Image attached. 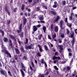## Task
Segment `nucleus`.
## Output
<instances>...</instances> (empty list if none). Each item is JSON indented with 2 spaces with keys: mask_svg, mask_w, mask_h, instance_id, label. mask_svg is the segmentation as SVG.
<instances>
[{
  "mask_svg": "<svg viewBox=\"0 0 77 77\" xmlns=\"http://www.w3.org/2000/svg\"><path fill=\"white\" fill-rule=\"evenodd\" d=\"M31 64L32 65V66H30V69L31 71V72H29V74H30L31 75H32V74H33V72H34L35 71H36V69H34V64H33V63L32 62Z\"/></svg>",
  "mask_w": 77,
  "mask_h": 77,
  "instance_id": "nucleus-1",
  "label": "nucleus"
},
{
  "mask_svg": "<svg viewBox=\"0 0 77 77\" xmlns=\"http://www.w3.org/2000/svg\"><path fill=\"white\" fill-rule=\"evenodd\" d=\"M74 32H72V33L71 34V35H70V38H72L73 40L72 42V45H74V42H75V39L74 38Z\"/></svg>",
  "mask_w": 77,
  "mask_h": 77,
  "instance_id": "nucleus-2",
  "label": "nucleus"
},
{
  "mask_svg": "<svg viewBox=\"0 0 77 77\" xmlns=\"http://www.w3.org/2000/svg\"><path fill=\"white\" fill-rule=\"evenodd\" d=\"M2 52L5 53L6 54L9 56L10 57H11V54H10V53L8 52V51H7V50H6L5 48L3 49V50H2Z\"/></svg>",
  "mask_w": 77,
  "mask_h": 77,
  "instance_id": "nucleus-3",
  "label": "nucleus"
},
{
  "mask_svg": "<svg viewBox=\"0 0 77 77\" xmlns=\"http://www.w3.org/2000/svg\"><path fill=\"white\" fill-rule=\"evenodd\" d=\"M26 49H27V50H28V49H33V48H34V47H33V45H32V44H31L29 46H26Z\"/></svg>",
  "mask_w": 77,
  "mask_h": 77,
  "instance_id": "nucleus-4",
  "label": "nucleus"
},
{
  "mask_svg": "<svg viewBox=\"0 0 77 77\" xmlns=\"http://www.w3.org/2000/svg\"><path fill=\"white\" fill-rule=\"evenodd\" d=\"M0 71L2 74L4 75L5 76V77H6L7 74L6 73V71L4 70H1Z\"/></svg>",
  "mask_w": 77,
  "mask_h": 77,
  "instance_id": "nucleus-5",
  "label": "nucleus"
},
{
  "mask_svg": "<svg viewBox=\"0 0 77 77\" xmlns=\"http://www.w3.org/2000/svg\"><path fill=\"white\" fill-rule=\"evenodd\" d=\"M9 46H8V48L9 50H11L12 48V41H11V40H9Z\"/></svg>",
  "mask_w": 77,
  "mask_h": 77,
  "instance_id": "nucleus-6",
  "label": "nucleus"
},
{
  "mask_svg": "<svg viewBox=\"0 0 77 77\" xmlns=\"http://www.w3.org/2000/svg\"><path fill=\"white\" fill-rule=\"evenodd\" d=\"M53 60H55V59H58V60H60L61 59V58H60V57H56L55 56H54L52 58Z\"/></svg>",
  "mask_w": 77,
  "mask_h": 77,
  "instance_id": "nucleus-7",
  "label": "nucleus"
},
{
  "mask_svg": "<svg viewBox=\"0 0 77 77\" xmlns=\"http://www.w3.org/2000/svg\"><path fill=\"white\" fill-rule=\"evenodd\" d=\"M5 10L7 13H8L9 15H10V12H9V10H8V7L5 6Z\"/></svg>",
  "mask_w": 77,
  "mask_h": 77,
  "instance_id": "nucleus-8",
  "label": "nucleus"
},
{
  "mask_svg": "<svg viewBox=\"0 0 77 77\" xmlns=\"http://www.w3.org/2000/svg\"><path fill=\"white\" fill-rule=\"evenodd\" d=\"M54 5H53V7L54 8H56L58 6V4L57 3V2L55 1L54 2Z\"/></svg>",
  "mask_w": 77,
  "mask_h": 77,
  "instance_id": "nucleus-9",
  "label": "nucleus"
},
{
  "mask_svg": "<svg viewBox=\"0 0 77 77\" xmlns=\"http://www.w3.org/2000/svg\"><path fill=\"white\" fill-rule=\"evenodd\" d=\"M51 34L53 39H54L55 38H56V34L55 33H51Z\"/></svg>",
  "mask_w": 77,
  "mask_h": 77,
  "instance_id": "nucleus-10",
  "label": "nucleus"
},
{
  "mask_svg": "<svg viewBox=\"0 0 77 77\" xmlns=\"http://www.w3.org/2000/svg\"><path fill=\"white\" fill-rule=\"evenodd\" d=\"M59 19H60V17L58 16H57V18L54 20V23H56V22H57V21H58V20H59Z\"/></svg>",
  "mask_w": 77,
  "mask_h": 77,
  "instance_id": "nucleus-11",
  "label": "nucleus"
},
{
  "mask_svg": "<svg viewBox=\"0 0 77 77\" xmlns=\"http://www.w3.org/2000/svg\"><path fill=\"white\" fill-rule=\"evenodd\" d=\"M38 46L39 48V50L40 51V52H42V46L39 45H38Z\"/></svg>",
  "mask_w": 77,
  "mask_h": 77,
  "instance_id": "nucleus-12",
  "label": "nucleus"
},
{
  "mask_svg": "<svg viewBox=\"0 0 77 77\" xmlns=\"http://www.w3.org/2000/svg\"><path fill=\"white\" fill-rule=\"evenodd\" d=\"M21 65L22 66V69H23V70L24 71H26V70L25 69H26V67H25V66H24V64L21 63Z\"/></svg>",
  "mask_w": 77,
  "mask_h": 77,
  "instance_id": "nucleus-13",
  "label": "nucleus"
},
{
  "mask_svg": "<svg viewBox=\"0 0 77 77\" xmlns=\"http://www.w3.org/2000/svg\"><path fill=\"white\" fill-rule=\"evenodd\" d=\"M54 31L55 32H58V26H56L54 28Z\"/></svg>",
  "mask_w": 77,
  "mask_h": 77,
  "instance_id": "nucleus-14",
  "label": "nucleus"
},
{
  "mask_svg": "<svg viewBox=\"0 0 77 77\" xmlns=\"http://www.w3.org/2000/svg\"><path fill=\"white\" fill-rule=\"evenodd\" d=\"M20 72L21 73V74L22 77H24V76H25V74H24V72L23 71V70L22 69L20 70Z\"/></svg>",
  "mask_w": 77,
  "mask_h": 77,
  "instance_id": "nucleus-15",
  "label": "nucleus"
},
{
  "mask_svg": "<svg viewBox=\"0 0 77 77\" xmlns=\"http://www.w3.org/2000/svg\"><path fill=\"white\" fill-rule=\"evenodd\" d=\"M63 20H61L60 22V27H62L63 25Z\"/></svg>",
  "mask_w": 77,
  "mask_h": 77,
  "instance_id": "nucleus-16",
  "label": "nucleus"
},
{
  "mask_svg": "<svg viewBox=\"0 0 77 77\" xmlns=\"http://www.w3.org/2000/svg\"><path fill=\"white\" fill-rule=\"evenodd\" d=\"M37 27L36 26H33V31H34V32H36V31L37 30Z\"/></svg>",
  "mask_w": 77,
  "mask_h": 77,
  "instance_id": "nucleus-17",
  "label": "nucleus"
},
{
  "mask_svg": "<svg viewBox=\"0 0 77 77\" xmlns=\"http://www.w3.org/2000/svg\"><path fill=\"white\" fill-rule=\"evenodd\" d=\"M23 25H25L27 21V19L26 18H24L23 20Z\"/></svg>",
  "mask_w": 77,
  "mask_h": 77,
  "instance_id": "nucleus-18",
  "label": "nucleus"
},
{
  "mask_svg": "<svg viewBox=\"0 0 77 77\" xmlns=\"http://www.w3.org/2000/svg\"><path fill=\"white\" fill-rule=\"evenodd\" d=\"M58 47H59L60 50H63V46L62 45H59L58 46Z\"/></svg>",
  "mask_w": 77,
  "mask_h": 77,
  "instance_id": "nucleus-19",
  "label": "nucleus"
},
{
  "mask_svg": "<svg viewBox=\"0 0 77 77\" xmlns=\"http://www.w3.org/2000/svg\"><path fill=\"white\" fill-rule=\"evenodd\" d=\"M15 50L16 53H17V54H18V53H19L20 52L19 51V50H18V49L17 48H15Z\"/></svg>",
  "mask_w": 77,
  "mask_h": 77,
  "instance_id": "nucleus-20",
  "label": "nucleus"
},
{
  "mask_svg": "<svg viewBox=\"0 0 77 77\" xmlns=\"http://www.w3.org/2000/svg\"><path fill=\"white\" fill-rule=\"evenodd\" d=\"M20 49L21 51H23V52H24V53L26 52V51L24 50V48H23V47H21Z\"/></svg>",
  "mask_w": 77,
  "mask_h": 77,
  "instance_id": "nucleus-21",
  "label": "nucleus"
},
{
  "mask_svg": "<svg viewBox=\"0 0 77 77\" xmlns=\"http://www.w3.org/2000/svg\"><path fill=\"white\" fill-rule=\"evenodd\" d=\"M50 12L51 13V14H53V15H56V12H54V11H50Z\"/></svg>",
  "mask_w": 77,
  "mask_h": 77,
  "instance_id": "nucleus-22",
  "label": "nucleus"
},
{
  "mask_svg": "<svg viewBox=\"0 0 77 77\" xmlns=\"http://www.w3.org/2000/svg\"><path fill=\"white\" fill-rule=\"evenodd\" d=\"M22 24H21L20 27H19V30H20V32H21V29H22Z\"/></svg>",
  "mask_w": 77,
  "mask_h": 77,
  "instance_id": "nucleus-23",
  "label": "nucleus"
},
{
  "mask_svg": "<svg viewBox=\"0 0 77 77\" xmlns=\"http://www.w3.org/2000/svg\"><path fill=\"white\" fill-rule=\"evenodd\" d=\"M44 48L46 51H48V47L46 45L44 46Z\"/></svg>",
  "mask_w": 77,
  "mask_h": 77,
  "instance_id": "nucleus-24",
  "label": "nucleus"
},
{
  "mask_svg": "<svg viewBox=\"0 0 77 77\" xmlns=\"http://www.w3.org/2000/svg\"><path fill=\"white\" fill-rule=\"evenodd\" d=\"M41 63H43V64H45V62L44 61V59H42L41 60Z\"/></svg>",
  "mask_w": 77,
  "mask_h": 77,
  "instance_id": "nucleus-25",
  "label": "nucleus"
},
{
  "mask_svg": "<svg viewBox=\"0 0 77 77\" xmlns=\"http://www.w3.org/2000/svg\"><path fill=\"white\" fill-rule=\"evenodd\" d=\"M65 4H66V2H65V1H64L62 2V5H65Z\"/></svg>",
  "mask_w": 77,
  "mask_h": 77,
  "instance_id": "nucleus-26",
  "label": "nucleus"
},
{
  "mask_svg": "<svg viewBox=\"0 0 77 77\" xmlns=\"http://www.w3.org/2000/svg\"><path fill=\"white\" fill-rule=\"evenodd\" d=\"M10 38H11V39L15 40V37H14V36H12V35H10Z\"/></svg>",
  "mask_w": 77,
  "mask_h": 77,
  "instance_id": "nucleus-27",
  "label": "nucleus"
},
{
  "mask_svg": "<svg viewBox=\"0 0 77 77\" xmlns=\"http://www.w3.org/2000/svg\"><path fill=\"white\" fill-rule=\"evenodd\" d=\"M42 34H41L40 35L38 36V38L39 39H41V38H42Z\"/></svg>",
  "mask_w": 77,
  "mask_h": 77,
  "instance_id": "nucleus-28",
  "label": "nucleus"
},
{
  "mask_svg": "<svg viewBox=\"0 0 77 77\" xmlns=\"http://www.w3.org/2000/svg\"><path fill=\"white\" fill-rule=\"evenodd\" d=\"M43 30L44 32H45V31H46V27L45 26H44L43 27Z\"/></svg>",
  "mask_w": 77,
  "mask_h": 77,
  "instance_id": "nucleus-29",
  "label": "nucleus"
},
{
  "mask_svg": "<svg viewBox=\"0 0 77 77\" xmlns=\"http://www.w3.org/2000/svg\"><path fill=\"white\" fill-rule=\"evenodd\" d=\"M39 20L41 21V20H44V18L43 16H42L41 17L39 18Z\"/></svg>",
  "mask_w": 77,
  "mask_h": 77,
  "instance_id": "nucleus-30",
  "label": "nucleus"
},
{
  "mask_svg": "<svg viewBox=\"0 0 77 77\" xmlns=\"http://www.w3.org/2000/svg\"><path fill=\"white\" fill-rule=\"evenodd\" d=\"M67 26L69 27H71V26H72V24L71 23H67Z\"/></svg>",
  "mask_w": 77,
  "mask_h": 77,
  "instance_id": "nucleus-31",
  "label": "nucleus"
},
{
  "mask_svg": "<svg viewBox=\"0 0 77 77\" xmlns=\"http://www.w3.org/2000/svg\"><path fill=\"white\" fill-rule=\"evenodd\" d=\"M24 5L23 4L22 6L21 9L22 11H24Z\"/></svg>",
  "mask_w": 77,
  "mask_h": 77,
  "instance_id": "nucleus-32",
  "label": "nucleus"
},
{
  "mask_svg": "<svg viewBox=\"0 0 77 77\" xmlns=\"http://www.w3.org/2000/svg\"><path fill=\"white\" fill-rule=\"evenodd\" d=\"M54 69H55L57 71H58V68L57 67V66H54Z\"/></svg>",
  "mask_w": 77,
  "mask_h": 77,
  "instance_id": "nucleus-33",
  "label": "nucleus"
},
{
  "mask_svg": "<svg viewBox=\"0 0 77 77\" xmlns=\"http://www.w3.org/2000/svg\"><path fill=\"white\" fill-rule=\"evenodd\" d=\"M61 37L62 38H65V35H64V34H62L61 35Z\"/></svg>",
  "mask_w": 77,
  "mask_h": 77,
  "instance_id": "nucleus-34",
  "label": "nucleus"
},
{
  "mask_svg": "<svg viewBox=\"0 0 77 77\" xmlns=\"http://www.w3.org/2000/svg\"><path fill=\"white\" fill-rule=\"evenodd\" d=\"M23 34H24V33L23 32H22L21 34L20 35L21 38H23Z\"/></svg>",
  "mask_w": 77,
  "mask_h": 77,
  "instance_id": "nucleus-35",
  "label": "nucleus"
},
{
  "mask_svg": "<svg viewBox=\"0 0 77 77\" xmlns=\"http://www.w3.org/2000/svg\"><path fill=\"white\" fill-rule=\"evenodd\" d=\"M26 10H27V11H28V12H30V11H31L30 9H29V8H28V7H26Z\"/></svg>",
  "mask_w": 77,
  "mask_h": 77,
  "instance_id": "nucleus-36",
  "label": "nucleus"
},
{
  "mask_svg": "<svg viewBox=\"0 0 77 77\" xmlns=\"http://www.w3.org/2000/svg\"><path fill=\"white\" fill-rule=\"evenodd\" d=\"M73 19V18H72V16H70L69 17V20L70 21H72V20Z\"/></svg>",
  "mask_w": 77,
  "mask_h": 77,
  "instance_id": "nucleus-37",
  "label": "nucleus"
},
{
  "mask_svg": "<svg viewBox=\"0 0 77 77\" xmlns=\"http://www.w3.org/2000/svg\"><path fill=\"white\" fill-rule=\"evenodd\" d=\"M43 8H45V9H47V7L45 5H43Z\"/></svg>",
  "mask_w": 77,
  "mask_h": 77,
  "instance_id": "nucleus-38",
  "label": "nucleus"
},
{
  "mask_svg": "<svg viewBox=\"0 0 77 77\" xmlns=\"http://www.w3.org/2000/svg\"><path fill=\"white\" fill-rule=\"evenodd\" d=\"M51 29L52 30H53V24H52L51 25Z\"/></svg>",
  "mask_w": 77,
  "mask_h": 77,
  "instance_id": "nucleus-39",
  "label": "nucleus"
},
{
  "mask_svg": "<svg viewBox=\"0 0 77 77\" xmlns=\"http://www.w3.org/2000/svg\"><path fill=\"white\" fill-rule=\"evenodd\" d=\"M1 32L2 33V36H4V35H5V34H4V32L3 30H1Z\"/></svg>",
  "mask_w": 77,
  "mask_h": 77,
  "instance_id": "nucleus-40",
  "label": "nucleus"
},
{
  "mask_svg": "<svg viewBox=\"0 0 77 77\" xmlns=\"http://www.w3.org/2000/svg\"><path fill=\"white\" fill-rule=\"evenodd\" d=\"M66 31L67 32V34H69V31L68 29H66Z\"/></svg>",
  "mask_w": 77,
  "mask_h": 77,
  "instance_id": "nucleus-41",
  "label": "nucleus"
},
{
  "mask_svg": "<svg viewBox=\"0 0 77 77\" xmlns=\"http://www.w3.org/2000/svg\"><path fill=\"white\" fill-rule=\"evenodd\" d=\"M73 62V59H72L70 61V65H72V62Z\"/></svg>",
  "mask_w": 77,
  "mask_h": 77,
  "instance_id": "nucleus-42",
  "label": "nucleus"
},
{
  "mask_svg": "<svg viewBox=\"0 0 77 77\" xmlns=\"http://www.w3.org/2000/svg\"><path fill=\"white\" fill-rule=\"evenodd\" d=\"M48 37L49 39L51 40V36H50V35H48Z\"/></svg>",
  "mask_w": 77,
  "mask_h": 77,
  "instance_id": "nucleus-43",
  "label": "nucleus"
},
{
  "mask_svg": "<svg viewBox=\"0 0 77 77\" xmlns=\"http://www.w3.org/2000/svg\"><path fill=\"white\" fill-rule=\"evenodd\" d=\"M38 77H44V75H38Z\"/></svg>",
  "mask_w": 77,
  "mask_h": 77,
  "instance_id": "nucleus-44",
  "label": "nucleus"
},
{
  "mask_svg": "<svg viewBox=\"0 0 77 77\" xmlns=\"http://www.w3.org/2000/svg\"><path fill=\"white\" fill-rule=\"evenodd\" d=\"M27 58L25 56L23 57V59H24V60H27Z\"/></svg>",
  "mask_w": 77,
  "mask_h": 77,
  "instance_id": "nucleus-45",
  "label": "nucleus"
},
{
  "mask_svg": "<svg viewBox=\"0 0 77 77\" xmlns=\"http://www.w3.org/2000/svg\"><path fill=\"white\" fill-rule=\"evenodd\" d=\"M70 69V68H69V67H67V69H66V71H69Z\"/></svg>",
  "mask_w": 77,
  "mask_h": 77,
  "instance_id": "nucleus-46",
  "label": "nucleus"
},
{
  "mask_svg": "<svg viewBox=\"0 0 77 77\" xmlns=\"http://www.w3.org/2000/svg\"><path fill=\"white\" fill-rule=\"evenodd\" d=\"M37 55L38 56H39V57H41V54H40V52H38L37 53Z\"/></svg>",
  "mask_w": 77,
  "mask_h": 77,
  "instance_id": "nucleus-47",
  "label": "nucleus"
},
{
  "mask_svg": "<svg viewBox=\"0 0 77 77\" xmlns=\"http://www.w3.org/2000/svg\"><path fill=\"white\" fill-rule=\"evenodd\" d=\"M38 1H39V0H35L34 1V3L35 4V3H37L38 2Z\"/></svg>",
  "mask_w": 77,
  "mask_h": 77,
  "instance_id": "nucleus-48",
  "label": "nucleus"
},
{
  "mask_svg": "<svg viewBox=\"0 0 77 77\" xmlns=\"http://www.w3.org/2000/svg\"><path fill=\"white\" fill-rule=\"evenodd\" d=\"M54 54L55 56H57V55H58V52H55Z\"/></svg>",
  "mask_w": 77,
  "mask_h": 77,
  "instance_id": "nucleus-49",
  "label": "nucleus"
},
{
  "mask_svg": "<svg viewBox=\"0 0 77 77\" xmlns=\"http://www.w3.org/2000/svg\"><path fill=\"white\" fill-rule=\"evenodd\" d=\"M17 8H15L14 9V12H17Z\"/></svg>",
  "mask_w": 77,
  "mask_h": 77,
  "instance_id": "nucleus-50",
  "label": "nucleus"
},
{
  "mask_svg": "<svg viewBox=\"0 0 77 77\" xmlns=\"http://www.w3.org/2000/svg\"><path fill=\"white\" fill-rule=\"evenodd\" d=\"M26 42L25 43V44H27V43H28V39L27 38L26 39Z\"/></svg>",
  "mask_w": 77,
  "mask_h": 77,
  "instance_id": "nucleus-51",
  "label": "nucleus"
},
{
  "mask_svg": "<svg viewBox=\"0 0 77 77\" xmlns=\"http://www.w3.org/2000/svg\"><path fill=\"white\" fill-rule=\"evenodd\" d=\"M8 41V38H4V42H6Z\"/></svg>",
  "mask_w": 77,
  "mask_h": 77,
  "instance_id": "nucleus-52",
  "label": "nucleus"
},
{
  "mask_svg": "<svg viewBox=\"0 0 77 77\" xmlns=\"http://www.w3.org/2000/svg\"><path fill=\"white\" fill-rule=\"evenodd\" d=\"M14 58L16 60H17V59H18L17 57V55H15L14 56Z\"/></svg>",
  "mask_w": 77,
  "mask_h": 77,
  "instance_id": "nucleus-53",
  "label": "nucleus"
},
{
  "mask_svg": "<svg viewBox=\"0 0 77 77\" xmlns=\"http://www.w3.org/2000/svg\"><path fill=\"white\" fill-rule=\"evenodd\" d=\"M41 26V25L40 24H38L36 26V27H40Z\"/></svg>",
  "mask_w": 77,
  "mask_h": 77,
  "instance_id": "nucleus-54",
  "label": "nucleus"
},
{
  "mask_svg": "<svg viewBox=\"0 0 77 77\" xmlns=\"http://www.w3.org/2000/svg\"><path fill=\"white\" fill-rule=\"evenodd\" d=\"M8 74H9V75H11V71H8Z\"/></svg>",
  "mask_w": 77,
  "mask_h": 77,
  "instance_id": "nucleus-55",
  "label": "nucleus"
},
{
  "mask_svg": "<svg viewBox=\"0 0 77 77\" xmlns=\"http://www.w3.org/2000/svg\"><path fill=\"white\" fill-rule=\"evenodd\" d=\"M11 23V20H9L8 23H7V24H10V23Z\"/></svg>",
  "mask_w": 77,
  "mask_h": 77,
  "instance_id": "nucleus-56",
  "label": "nucleus"
},
{
  "mask_svg": "<svg viewBox=\"0 0 77 77\" xmlns=\"http://www.w3.org/2000/svg\"><path fill=\"white\" fill-rule=\"evenodd\" d=\"M18 42L20 44V45H21V42H20V41L18 40Z\"/></svg>",
  "mask_w": 77,
  "mask_h": 77,
  "instance_id": "nucleus-57",
  "label": "nucleus"
},
{
  "mask_svg": "<svg viewBox=\"0 0 77 77\" xmlns=\"http://www.w3.org/2000/svg\"><path fill=\"white\" fill-rule=\"evenodd\" d=\"M40 22V23H45V21H41Z\"/></svg>",
  "mask_w": 77,
  "mask_h": 77,
  "instance_id": "nucleus-58",
  "label": "nucleus"
},
{
  "mask_svg": "<svg viewBox=\"0 0 77 77\" xmlns=\"http://www.w3.org/2000/svg\"><path fill=\"white\" fill-rule=\"evenodd\" d=\"M77 8V7H74L72 8L73 10H74V9H75Z\"/></svg>",
  "mask_w": 77,
  "mask_h": 77,
  "instance_id": "nucleus-59",
  "label": "nucleus"
},
{
  "mask_svg": "<svg viewBox=\"0 0 77 77\" xmlns=\"http://www.w3.org/2000/svg\"><path fill=\"white\" fill-rule=\"evenodd\" d=\"M69 56H72V53H69Z\"/></svg>",
  "mask_w": 77,
  "mask_h": 77,
  "instance_id": "nucleus-60",
  "label": "nucleus"
},
{
  "mask_svg": "<svg viewBox=\"0 0 77 77\" xmlns=\"http://www.w3.org/2000/svg\"><path fill=\"white\" fill-rule=\"evenodd\" d=\"M63 51V50H60L59 51V52L60 53H61Z\"/></svg>",
  "mask_w": 77,
  "mask_h": 77,
  "instance_id": "nucleus-61",
  "label": "nucleus"
},
{
  "mask_svg": "<svg viewBox=\"0 0 77 77\" xmlns=\"http://www.w3.org/2000/svg\"><path fill=\"white\" fill-rule=\"evenodd\" d=\"M68 50L69 51H70V52H71V49H68Z\"/></svg>",
  "mask_w": 77,
  "mask_h": 77,
  "instance_id": "nucleus-62",
  "label": "nucleus"
},
{
  "mask_svg": "<svg viewBox=\"0 0 77 77\" xmlns=\"http://www.w3.org/2000/svg\"><path fill=\"white\" fill-rule=\"evenodd\" d=\"M37 11H39V10L40 9L39 8V7L37 8Z\"/></svg>",
  "mask_w": 77,
  "mask_h": 77,
  "instance_id": "nucleus-63",
  "label": "nucleus"
},
{
  "mask_svg": "<svg viewBox=\"0 0 77 77\" xmlns=\"http://www.w3.org/2000/svg\"><path fill=\"white\" fill-rule=\"evenodd\" d=\"M74 23L75 24V25H77V21H76Z\"/></svg>",
  "mask_w": 77,
  "mask_h": 77,
  "instance_id": "nucleus-64",
  "label": "nucleus"
}]
</instances>
